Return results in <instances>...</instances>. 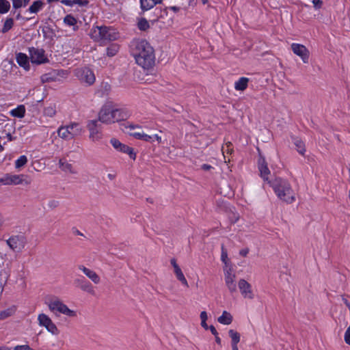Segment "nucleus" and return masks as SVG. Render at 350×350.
<instances>
[{
	"label": "nucleus",
	"instance_id": "nucleus-9",
	"mask_svg": "<svg viewBox=\"0 0 350 350\" xmlns=\"http://www.w3.org/2000/svg\"><path fill=\"white\" fill-rule=\"evenodd\" d=\"M24 174H5L0 178V185H18L21 184H29V181L25 179Z\"/></svg>",
	"mask_w": 350,
	"mask_h": 350
},
{
	"label": "nucleus",
	"instance_id": "nucleus-55",
	"mask_svg": "<svg viewBox=\"0 0 350 350\" xmlns=\"http://www.w3.org/2000/svg\"><path fill=\"white\" fill-rule=\"evenodd\" d=\"M170 262H171V265L173 266L174 269H175V267H179L177 265L176 261L174 258L171 259Z\"/></svg>",
	"mask_w": 350,
	"mask_h": 350
},
{
	"label": "nucleus",
	"instance_id": "nucleus-7",
	"mask_svg": "<svg viewBox=\"0 0 350 350\" xmlns=\"http://www.w3.org/2000/svg\"><path fill=\"white\" fill-rule=\"evenodd\" d=\"M75 75L81 83L87 85H92L96 80L94 72L90 67H77L75 70Z\"/></svg>",
	"mask_w": 350,
	"mask_h": 350
},
{
	"label": "nucleus",
	"instance_id": "nucleus-1",
	"mask_svg": "<svg viewBox=\"0 0 350 350\" xmlns=\"http://www.w3.org/2000/svg\"><path fill=\"white\" fill-rule=\"evenodd\" d=\"M131 116L129 110L117 108L112 103H105L98 113V121L105 124L126 120Z\"/></svg>",
	"mask_w": 350,
	"mask_h": 350
},
{
	"label": "nucleus",
	"instance_id": "nucleus-40",
	"mask_svg": "<svg viewBox=\"0 0 350 350\" xmlns=\"http://www.w3.org/2000/svg\"><path fill=\"white\" fill-rule=\"evenodd\" d=\"M15 312L14 308H8L5 310L0 312V320H3L10 316H12Z\"/></svg>",
	"mask_w": 350,
	"mask_h": 350
},
{
	"label": "nucleus",
	"instance_id": "nucleus-5",
	"mask_svg": "<svg viewBox=\"0 0 350 350\" xmlns=\"http://www.w3.org/2000/svg\"><path fill=\"white\" fill-rule=\"evenodd\" d=\"M83 132L82 126L78 122H71L66 126H61L57 129V135L64 140H71L79 136Z\"/></svg>",
	"mask_w": 350,
	"mask_h": 350
},
{
	"label": "nucleus",
	"instance_id": "nucleus-35",
	"mask_svg": "<svg viewBox=\"0 0 350 350\" xmlns=\"http://www.w3.org/2000/svg\"><path fill=\"white\" fill-rule=\"evenodd\" d=\"M228 334L232 340V345H237L240 341V334L234 329H230Z\"/></svg>",
	"mask_w": 350,
	"mask_h": 350
},
{
	"label": "nucleus",
	"instance_id": "nucleus-2",
	"mask_svg": "<svg viewBox=\"0 0 350 350\" xmlns=\"http://www.w3.org/2000/svg\"><path fill=\"white\" fill-rule=\"evenodd\" d=\"M133 46V56L138 66H152L154 64V50L146 40H134Z\"/></svg>",
	"mask_w": 350,
	"mask_h": 350
},
{
	"label": "nucleus",
	"instance_id": "nucleus-6",
	"mask_svg": "<svg viewBox=\"0 0 350 350\" xmlns=\"http://www.w3.org/2000/svg\"><path fill=\"white\" fill-rule=\"evenodd\" d=\"M49 309L51 312L57 315V312L64 314L70 318H75L77 316V312L68 308L58 297L51 299L47 303Z\"/></svg>",
	"mask_w": 350,
	"mask_h": 350
},
{
	"label": "nucleus",
	"instance_id": "nucleus-50",
	"mask_svg": "<svg viewBox=\"0 0 350 350\" xmlns=\"http://www.w3.org/2000/svg\"><path fill=\"white\" fill-rule=\"evenodd\" d=\"M61 3L64 5H68V6L73 5L72 0H61Z\"/></svg>",
	"mask_w": 350,
	"mask_h": 350
},
{
	"label": "nucleus",
	"instance_id": "nucleus-38",
	"mask_svg": "<svg viewBox=\"0 0 350 350\" xmlns=\"http://www.w3.org/2000/svg\"><path fill=\"white\" fill-rule=\"evenodd\" d=\"M12 1L13 8L18 9L21 7L26 6L30 1V0H11Z\"/></svg>",
	"mask_w": 350,
	"mask_h": 350
},
{
	"label": "nucleus",
	"instance_id": "nucleus-30",
	"mask_svg": "<svg viewBox=\"0 0 350 350\" xmlns=\"http://www.w3.org/2000/svg\"><path fill=\"white\" fill-rule=\"evenodd\" d=\"M174 273L176 276V278L186 287H189L188 282L181 271L180 267H175V269H174Z\"/></svg>",
	"mask_w": 350,
	"mask_h": 350
},
{
	"label": "nucleus",
	"instance_id": "nucleus-63",
	"mask_svg": "<svg viewBox=\"0 0 350 350\" xmlns=\"http://www.w3.org/2000/svg\"><path fill=\"white\" fill-rule=\"evenodd\" d=\"M3 150V146L0 144V152H1Z\"/></svg>",
	"mask_w": 350,
	"mask_h": 350
},
{
	"label": "nucleus",
	"instance_id": "nucleus-44",
	"mask_svg": "<svg viewBox=\"0 0 350 350\" xmlns=\"http://www.w3.org/2000/svg\"><path fill=\"white\" fill-rule=\"evenodd\" d=\"M232 144L230 142H228L226 144L225 146L222 147V151L223 153L227 152V153H231L233 151V149L232 148Z\"/></svg>",
	"mask_w": 350,
	"mask_h": 350
},
{
	"label": "nucleus",
	"instance_id": "nucleus-8",
	"mask_svg": "<svg viewBox=\"0 0 350 350\" xmlns=\"http://www.w3.org/2000/svg\"><path fill=\"white\" fill-rule=\"evenodd\" d=\"M27 239L21 234L13 235L6 240V243L12 251L21 253L27 245Z\"/></svg>",
	"mask_w": 350,
	"mask_h": 350
},
{
	"label": "nucleus",
	"instance_id": "nucleus-56",
	"mask_svg": "<svg viewBox=\"0 0 350 350\" xmlns=\"http://www.w3.org/2000/svg\"><path fill=\"white\" fill-rule=\"evenodd\" d=\"M152 137V139H155L159 143L161 142V137L159 136L158 135H154Z\"/></svg>",
	"mask_w": 350,
	"mask_h": 350
},
{
	"label": "nucleus",
	"instance_id": "nucleus-54",
	"mask_svg": "<svg viewBox=\"0 0 350 350\" xmlns=\"http://www.w3.org/2000/svg\"><path fill=\"white\" fill-rule=\"evenodd\" d=\"M201 325L205 329H208L209 327L206 323V321H201Z\"/></svg>",
	"mask_w": 350,
	"mask_h": 350
},
{
	"label": "nucleus",
	"instance_id": "nucleus-32",
	"mask_svg": "<svg viewBox=\"0 0 350 350\" xmlns=\"http://www.w3.org/2000/svg\"><path fill=\"white\" fill-rule=\"evenodd\" d=\"M293 142L295 146L297 148V152L301 154L304 155L306 149H305V144L303 142V141L299 138H293Z\"/></svg>",
	"mask_w": 350,
	"mask_h": 350
},
{
	"label": "nucleus",
	"instance_id": "nucleus-29",
	"mask_svg": "<svg viewBox=\"0 0 350 350\" xmlns=\"http://www.w3.org/2000/svg\"><path fill=\"white\" fill-rule=\"evenodd\" d=\"M111 85L107 82L102 83L100 89L98 90V94L100 97H105L109 95L111 92Z\"/></svg>",
	"mask_w": 350,
	"mask_h": 350
},
{
	"label": "nucleus",
	"instance_id": "nucleus-21",
	"mask_svg": "<svg viewBox=\"0 0 350 350\" xmlns=\"http://www.w3.org/2000/svg\"><path fill=\"white\" fill-rule=\"evenodd\" d=\"M258 169L260 172V176L265 180H269V174H270V171L267 167V163L264 157H260L258 159Z\"/></svg>",
	"mask_w": 350,
	"mask_h": 350
},
{
	"label": "nucleus",
	"instance_id": "nucleus-10",
	"mask_svg": "<svg viewBox=\"0 0 350 350\" xmlns=\"http://www.w3.org/2000/svg\"><path fill=\"white\" fill-rule=\"evenodd\" d=\"M29 54L32 64H42L49 62L47 55L43 49L29 47Z\"/></svg>",
	"mask_w": 350,
	"mask_h": 350
},
{
	"label": "nucleus",
	"instance_id": "nucleus-57",
	"mask_svg": "<svg viewBox=\"0 0 350 350\" xmlns=\"http://www.w3.org/2000/svg\"><path fill=\"white\" fill-rule=\"evenodd\" d=\"M215 342L218 345H221V338L218 336V335H217V336H215Z\"/></svg>",
	"mask_w": 350,
	"mask_h": 350
},
{
	"label": "nucleus",
	"instance_id": "nucleus-64",
	"mask_svg": "<svg viewBox=\"0 0 350 350\" xmlns=\"http://www.w3.org/2000/svg\"><path fill=\"white\" fill-rule=\"evenodd\" d=\"M172 10H178V8H176V7H172Z\"/></svg>",
	"mask_w": 350,
	"mask_h": 350
},
{
	"label": "nucleus",
	"instance_id": "nucleus-48",
	"mask_svg": "<svg viewBox=\"0 0 350 350\" xmlns=\"http://www.w3.org/2000/svg\"><path fill=\"white\" fill-rule=\"evenodd\" d=\"M345 341L347 344L350 345V332H345Z\"/></svg>",
	"mask_w": 350,
	"mask_h": 350
},
{
	"label": "nucleus",
	"instance_id": "nucleus-58",
	"mask_svg": "<svg viewBox=\"0 0 350 350\" xmlns=\"http://www.w3.org/2000/svg\"><path fill=\"white\" fill-rule=\"evenodd\" d=\"M0 350H10V348L6 346H0Z\"/></svg>",
	"mask_w": 350,
	"mask_h": 350
},
{
	"label": "nucleus",
	"instance_id": "nucleus-22",
	"mask_svg": "<svg viewBox=\"0 0 350 350\" xmlns=\"http://www.w3.org/2000/svg\"><path fill=\"white\" fill-rule=\"evenodd\" d=\"M59 167L63 172L70 174H75L76 172L74 170L72 165L67 161L64 158L60 159L58 163Z\"/></svg>",
	"mask_w": 350,
	"mask_h": 350
},
{
	"label": "nucleus",
	"instance_id": "nucleus-47",
	"mask_svg": "<svg viewBox=\"0 0 350 350\" xmlns=\"http://www.w3.org/2000/svg\"><path fill=\"white\" fill-rule=\"evenodd\" d=\"M73 5L74 4H78L81 6H84L88 5V1L87 0H72Z\"/></svg>",
	"mask_w": 350,
	"mask_h": 350
},
{
	"label": "nucleus",
	"instance_id": "nucleus-19",
	"mask_svg": "<svg viewBox=\"0 0 350 350\" xmlns=\"http://www.w3.org/2000/svg\"><path fill=\"white\" fill-rule=\"evenodd\" d=\"M75 284H76L83 291L87 292L93 295L95 294L93 286L84 278L76 279L75 280Z\"/></svg>",
	"mask_w": 350,
	"mask_h": 350
},
{
	"label": "nucleus",
	"instance_id": "nucleus-18",
	"mask_svg": "<svg viewBox=\"0 0 350 350\" xmlns=\"http://www.w3.org/2000/svg\"><path fill=\"white\" fill-rule=\"evenodd\" d=\"M139 69L135 70L134 75L139 80L149 81V78H146L149 75H154V67H138Z\"/></svg>",
	"mask_w": 350,
	"mask_h": 350
},
{
	"label": "nucleus",
	"instance_id": "nucleus-61",
	"mask_svg": "<svg viewBox=\"0 0 350 350\" xmlns=\"http://www.w3.org/2000/svg\"><path fill=\"white\" fill-rule=\"evenodd\" d=\"M320 2L319 0H313V3L314 5H317V3H319Z\"/></svg>",
	"mask_w": 350,
	"mask_h": 350
},
{
	"label": "nucleus",
	"instance_id": "nucleus-43",
	"mask_svg": "<svg viewBox=\"0 0 350 350\" xmlns=\"http://www.w3.org/2000/svg\"><path fill=\"white\" fill-rule=\"evenodd\" d=\"M221 260L225 265H227L228 262V254L227 251L225 249L224 246H221Z\"/></svg>",
	"mask_w": 350,
	"mask_h": 350
},
{
	"label": "nucleus",
	"instance_id": "nucleus-53",
	"mask_svg": "<svg viewBox=\"0 0 350 350\" xmlns=\"http://www.w3.org/2000/svg\"><path fill=\"white\" fill-rule=\"evenodd\" d=\"M211 168H212V166H211L210 165H208V164H203L202 165V169L204 170H208Z\"/></svg>",
	"mask_w": 350,
	"mask_h": 350
},
{
	"label": "nucleus",
	"instance_id": "nucleus-42",
	"mask_svg": "<svg viewBox=\"0 0 350 350\" xmlns=\"http://www.w3.org/2000/svg\"><path fill=\"white\" fill-rule=\"evenodd\" d=\"M137 27L140 30L146 31L150 27V25L146 19L142 18L138 21Z\"/></svg>",
	"mask_w": 350,
	"mask_h": 350
},
{
	"label": "nucleus",
	"instance_id": "nucleus-33",
	"mask_svg": "<svg viewBox=\"0 0 350 350\" xmlns=\"http://www.w3.org/2000/svg\"><path fill=\"white\" fill-rule=\"evenodd\" d=\"M131 135L135 139L144 140L145 142H151L152 140V137L151 135H148L144 133L135 132L131 133Z\"/></svg>",
	"mask_w": 350,
	"mask_h": 350
},
{
	"label": "nucleus",
	"instance_id": "nucleus-62",
	"mask_svg": "<svg viewBox=\"0 0 350 350\" xmlns=\"http://www.w3.org/2000/svg\"><path fill=\"white\" fill-rule=\"evenodd\" d=\"M26 71H28L29 69V67L25 66L23 67Z\"/></svg>",
	"mask_w": 350,
	"mask_h": 350
},
{
	"label": "nucleus",
	"instance_id": "nucleus-26",
	"mask_svg": "<svg viewBox=\"0 0 350 350\" xmlns=\"http://www.w3.org/2000/svg\"><path fill=\"white\" fill-rule=\"evenodd\" d=\"M249 82V79L246 77H241L238 81L234 83V88L236 90L243 91L245 90Z\"/></svg>",
	"mask_w": 350,
	"mask_h": 350
},
{
	"label": "nucleus",
	"instance_id": "nucleus-12",
	"mask_svg": "<svg viewBox=\"0 0 350 350\" xmlns=\"http://www.w3.org/2000/svg\"><path fill=\"white\" fill-rule=\"evenodd\" d=\"M38 321L40 326L44 327L52 334L58 335L59 334L58 328L48 315L44 313L40 314Z\"/></svg>",
	"mask_w": 350,
	"mask_h": 350
},
{
	"label": "nucleus",
	"instance_id": "nucleus-34",
	"mask_svg": "<svg viewBox=\"0 0 350 350\" xmlns=\"http://www.w3.org/2000/svg\"><path fill=\"white\" fill-rule=\"evenodd\" d=\"M16 61L20 66H26L28 64L29 57L28 56L23 53H18L16 54Z\"/></svg>",
	"mask_w": 350,
	"mask_h": 350
},
{
	"label": "nucleus",
	"instance_id": "nucleus-46",
	"mask_svg": "<svg viewBox=\"0 0 350 350\" xmlns=\"http://www.w3.org/2000/svg\"><path fill=\"white\" fill-rule=\"evenodd\" d=\"M48 206L51 208H55L59 206V202L55 200H50L49 202Z\"/></svg>",
	"mask_w": 350,
	"mask_h": 350
},
{
	"label": "nucleus",
	"instance_id": "nucleus-25",
	"mask_svg": "<svg viewBox=\"0 0 350 350\" xmlns=\"http://www.w3.org/2000/svg\"><path fill=\"white\" fill-rule=\"evenodd\" d=\"M64 23L66 25L72 27L74 31H77L79 27L77 25V19L72 14H67L64 18Z\"/></svg>",
	"mask_w": 350,
	"mask_h": 350
},
{
	"label": "nucleus",
	"instance_id": "nucleus-23",
	"mask_svg": "<svg viewBox=\"0 0 350 350\" xmlns=\"http://www.w3.org/2000/svg\"><path fill=\"white\" fill-rule=\"evenodd\" d=\"M140 7L143 11H148L160 3L161 0H139Z\"/></svg>",
	"mask_w": 350,
	"mask_h": 350
},
{
	"label": "nucleus",
	"instance_id": "nucleus-39",
	"mask_svg": "<svg viewBox=\"0 0 350 350\" xmlns=\"http://www.w3.org/2000/svg\"><path fill=\"white\" fill-rule=\"evenodd\" d=\"M14 25V20L12 18H8L5 20L3 27L2 28L1 31L3 33L8 32L10 29H12Z\"/></svg>",
	"mask_w": 350,
	"mask_h": 350
},
{
	"label": "nucleus",
	"instance_id": "nucleus-16",
	"mask_svg": "<svg viewBox=\"0 0 350 350\" xmlns=\"http://www.w3.org/2000/svg\"><path fill=\"white\" fill-rule=\"evenodd\" d=\"M238 286L241 294L245 299H253L254 294L252 289V286L245 280L241 279L238 282Z\"/></svg>",
	"mask_w": 350,
	"mask_h": 350
},
{
	"label": "nucleus",
	"instance_id": "nucleus-27",
	"mask_svg": "<svg viewBox=\"0 0 350 350\" xmlns=\"http://www.w3.org/2000/svg\"><path fill=\"white\" fill-rule=\"evenodd\" d=\"M44 114L48 117H53L57 113V104L50 103L48 106L44 109Z\"/></svg>",
	"mask_w": 350,
	"mask_h": 350
},
{
	"label": "nucleus",
	"instance_id": "nucleus-49",
	"mask_svg": "<svg viewBox=\"0 0 350 350\" xmlns=\"http://www.w3.org/2000/svg\"><path fill=\"white\" fill-rule=\"evenodd\" d=\"M208 319L207 313L205 311H202L200 313V319L201 321H206Z\"/></svg>",
	"mask_w": 350,
	"mask_h": 350
},
{
	"label": "nucleus",
	"instance_id": "nucleus-3",
	"mask_svg": "<svg viewBox=\"0 0 350 350\" xmlns=\"http://www.w3.org/2000/svg\"><path fill=\"white\" fill-rule=\"evenodd\" d=\"M278 198L288 204L295 201V192L293 190L290 183L281 178H275L269 181Z\"/></svg>",
	"mask_w": 350,
	"mask_h": 350
},
{
	"label": "nucleus",
	"instance_id": "nucleus-20",
	"mask_svg": "<svg viewBox=\"0 0 350 350\" xmlns=\"http://www.w3.org/2000/svg\"><path fill=\"white\" fill-rule=\"evenodd\" d=\"M78 269L83 271V273L94 284H99L100 278L99 275L93 270L85 267L84 265H80L78 266Z\"/></svg>",
	"mask_w": 350,
	"mask_h": 350
},
{
	"label": "nucleus",
	"instance_id": "nucleus-41",
	"mask_svg": "<svg viewBox=\"0 0 350 350\" xmlns=\"http://www.w3.org/2000/svg\"><path fill=\"white\" fill-rule=\"evenodd\" d=\"M27 163V158L25 155L21 156L16 161H15V167L16 169H19L23 167Z\"/></svg>",
	"mask_w": 350,
	"mask_h": 350
},
{
	"label": "nucleus",
	"instance_id": "nucleus-60",
	"mask_svg": "<svg viewBox=\"0 0 350 350\" xmlns=\"http://www.w3.org/2000/svg\"><path fill=\"white\" fill-rule=\"evenodd\" d=\"M3 224V219L1 215L0 214V228L2 226Z\"/></svg>",
	"mask_w": 350,
	"mask_h": 350
},
{
	"label": "nucleus",
	"instance_id": "nucleus-28",
	"mask_svg": "<svg viewBox=\"0 0 350 350\" xmlns=\"http://www.w3.org/2000/svg\"><path fill=\"white\" fill-rule=\"evenodd\" d=\"M217 321L223 325H230L232 321V316L228 312L224 311Z\"/></svg>",
	"mask_w": 350,
	"mask_h": 350
},
{
	"label": "nucleus",
	"instance_id": "nucleus-11",
	"mask_svg": "<svg viewBox=\"0 0 350 350\" xmlns=\"http://www.w3.org/2000/svg\"><path fill=\"white\" fill-rule=\"evenodd\" d=\"M68 75V71L66 70L53 69L50 72L42 75L41 80L42 83L59 81L62 79L66 78Z\"/></svg>",
	"mask_w": 350,
	"mask_h": 350
},
{
	"label": "nucleus",
	"instance_id": "nucleus-17",
	"mask_svg": "<svg viewBox=\"0 0 350 350\" xmlns=\"http://www.w3.org/2000/svg\"><path fill=\"white\" fill-rule=\"evenodd\" d=\"M291 49L295 54L302 59L304 64L308 63L310 53L304 45L293 43L291 44Z\"/></svg>",
	"mask_w": 350,
	"mask_h": 350
},
{
	"label": "nucleus",
	"instance_id": "nucleus-24",
	"mask_svg": "<svg viewBox=\"0 0 350 350\" xmlns=\"http://www.w3.org/2000/svg\"><path fill=\"white\" fill-rule=\"evenodd\" d=\"M44 6V3L41 0L34 1L32 4L27 9V12L31 14H37L39 11L42 10Z\"/></svg>",
	"mask_w": 350,
	"mask_h": 350
},
{
	"label": "nucleus",
	"instance_id": "nucleus-13",
	"mask_svg": "<svg viewBox=\"0 0 350 350\" xmlns=\"http://www.w3.org/2000/svg\"><path fill=\"white\" fill-rule=\"evenodd\" d=\"M224 280L226 287L231 294L237 292L236 275L231 267L224 269Z\"/></svg>",
	"mask_w": 350,
	"mask_h": 350
},
{
	"label": "nucleus",
	"instance_id": "nucleus-15",
	"mask_svg": "<svg viewBox=\"0 0 350 350\" xmlns=\"http://www.w3.org/2000/svg\"><path fill=\"white\" fill-rule=\"evenodd\" d=\"M87 128L90 131V138L92 141H98L101 138L100 125L96 120H90L88 122Z\"/></svg>",
	"mask_w": 350,
	"mask_h": 350
},
{
	"label": "nucleus",
	"instance_id": "nucleus-51",
	"mask_svg": "<svg viewBox=\"0 0 350 350\" xmlns=\"http://www.w3.org/2000/svg\"><path fill=\"white\" fill-rule=\"evenodd\" d=\"M248 252H249V249L245 248V249L240 250L239 254L242 256H246L247 254H248Z\"/></svg>",
	"mask_w": 350,
	"mask_h": 350
},
{
	"label": "nucleus",
	"instance_id": "nucleus-4",
	"mask_svg": "<svg viewBox=\"0 0 350 350\" xmlns=\"http://www.w3.org/2000/svg\"><path fill=\"white\" fill-rule=\"evenodd\" d=\"M89 35L94 41L100 42L101 44L116 40L118 38V33L115 29L106 26L93 27Z\"/></svg>",
	"mask_w": 350,
	"mask_h": 350
},
{
	"label": "nucleus",
	"instance_id": "nucleus-31",
	"mask_svg": "<svg viewBox=\"0 0 350 350\" xmlns=\"http://www.w3.org/2000/svg\"><path fill=\"white\" fill-rule=\"evenodd\" d=\"M10 113L14 117L23 118L25 113V108L24 105H19L16 109H12Z\"/></svg>",
	"mask_w": 350,
	"mask_h": 350
},
{
	"label": "nucleus",
	"instance_id": "nucleus-14",
	"mask_svg": "<svg viewBox=\"0 0 350 350\" xmlns=\"http://www.w3.org/2000/svg\"><path fill=\"white\" fill-rule=\"evenodd\" d=\"M110 143L113 146V147L117 150L129 154L130 158L133 160L135 159L136 154L134 152L133 148L129 147L124 144H122L118 139L116 138H112L110 140Z\"/></svg>",
	"mask_w": 350,
	"mask_h": 350
},
{
	"label": "nucleus",
	"instance_id": "nucleus-52",
	"mask_svg": "<svg viewBox=\"0 0 350 350\" xmlns=\"http://www.w3.org/2000/svg\"><path fill=\"white\" fill-rule=\"evenodd\" d=\"M208 329L215 336H217V335H218V332H217L215 327L213 325L209 326Z\"/></svg>",
	"mask_w": 350,
	"mask_h": 350
},
{
	"label": "nucleus",
	"instance_id": "nucleus-59",
	"mask_svg": "<svg viewBox=\"0 0 350 350\" xmlns=\"http://www.w3.org/2000/svg\"><path fill=\"white\" fill-rule=\"evenodd\" d=\"M232 350H239L237 345H232Z\"/></svg>",
	"mask_w": 350,
	"mask_h": 350
},
{
	"label": "nucleus",
	"instance_id": "nucleus-45",
	"mask_svg": "<svg viewBox=\"0 0 350 350\" xmlns=\"http://www.w3.org/2000/svg\"><path fill=\"white\" fill-rule=\"evenodd\" d=\"M14 350H34L27 345H16L14 347Z\"/></svg>",
	"mask_w": 350,
	"mask_h": 350
},
{
	"label": "nucleus",
	"instance_id": "nucleus-37",
	"mask_svg": "<svg viewBox=\"0 0 350 350\" xmlns=\"http://www.w3.org/2000/svg\"><path fill=\"white\" fill-rule=\"evenodd\" d=\"M10 8V3L7 0H0V14L7 13Z\"/></svg>",
	"mask_w": 350,
	"mask_h": 350
},
{
	"label": "nucleus",
	"instance_id": "nucleus-36",
	"mask_svg": "<svg viewBox=\"0 0 350 350\" xmlns=\"http://www.w3.org/2000/svg\"><path fill=\"white\" fill-rule=\"evenodd\" d=\"M119 51V46L117 44H112L107 49V55L109 57L114 56Z\"/></svg>",
	"mask_w": 350,
	"mask_h": 350
}]
</instances>
